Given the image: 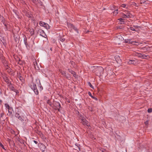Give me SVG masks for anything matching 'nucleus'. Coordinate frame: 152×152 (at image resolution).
Segmentation results:
<instances>
[{
  "label": "nucleus",
  "instance_id": "nucleus-1",
  "mask_svg": "<svg viewBox=\"0 0 152 152\" xmlns=\"http://www.w3.org/2000/svg\"><path fill=\"white\" fill-rule=\"evenodd\" d=\"M79 118L81 120V122L83 125L87 126H88L89 125L88 122L82 116L80 115Z\"/></svg>",
  "mask_w": 152,
  "mask_h": 152
},
{
  "label": "nucleus",
  "instance_id": "nucleus-2",
  "mask_svg": "<svg viewBox=\"0 0 152 152\" xmlns=\"http://www.w3.org/2000/svg\"><path fill=\"white\" fill-rule=\"evenodd\" d=\"M30 86L31 88L34 91L35 93L37 95L38 94L39 92L37 88L36 85L34 83H32Z\"/></svg>",
  "mask_w": 152,
  "mask_h": 152
},
{
  "label": "nucleus",
  "instance_id": "nucleus-3",
  "mask_svg": "<svg viewBox=\"0 0 152 152\" xmlns=\"http://www.w3.org/2000/svg\"><path fill=\"white\" fill-rule=\"evenodd\" d=\"M96 73L98 75H101L103 71V69L102 67H98L96 69Z\"/></svg>",
  "mask_w": 152,
  "mask_h": 152
},
{
  "label": "nucleus",
  "instance_id": "nucleus-4",
  "mask_svg": "<svg viewBox=\"0 0 152 152\" xmlns=\"http://www.w3.org/2000/svg\"><path fill=\"white\" fill-rule=\"evenodd\" d=\"M125 42L126 43H129L132 44H133L136 45H137V44H134V43L133 44V43L135 42V43H137V44L138 43L137 42H132V41H131V39H126L125 40Z\"/></svg>",
  "mask_w": 152,
  "mask_h": 152
},
{
  "label": "nucleus",
  "instance_id": "nucleus-5",
  "mask_svg": "<svg viewBox=\"0 0 152 152\" xmlns=\"http://www.w3.org/2000/svg\"><path fill=\"white\" fill-rule=\"evenodd\" d=\"M39 32H40V35L42 36V37H46V35L45 34L44 31H43L42 30L40 29L39 31Z\"/></svg>",
  "mask_w": 152,
  "mask_h": 152
},
{
  "label": "nucleus",
  "instance_id": "nucleus-6",
  "mask_svg": "<svg viewBox=\"0 0 152 152\" xmlns=\"http://www.w3.org/2000/svg\"><path fill=\"white\" fill-rule=\"evenodd\" d=\"M59 72H60V73L61 74H62V75H64L66 78H67L68 79H69V78H70L69 77L67 76L66 75V72L64 71H62L61 70H59Z\"/></svg>",
  "mask_w": 152,
  "mask_h": 152
},
{
  "label": "nucleus",
  "instance_id": "nucleus-7",
  "mask_svg": "<svg viewBox=\"0 0 152 152\" xmlns=\"http://www.w3.org/2000/svg\"><path fill=\"white\" fill-rule=\"evenodd\" d=\"M15 117L18 118L19 120H20L21 121H22L23 120L22 119V118L20 116V115L18 113H16L15 114Z\"/></svg>",
  "mask_w": 152,
  "mask_h": 152
},
{
  "label": "nucleus",
  "instance_id": "nucleus-8",
  "mask_svg": "<svg viewBox=\"0 0 152 152\" xmlns=\"http://www.w3.org/2000/svg\"><path fill=\"white\" fill-rule=\"evenodd\" d=\"M128 64H134L136 63V62L135 60H130L128 62Z\"/></svg>",
  "mask_w": 152,
  "mask_h": 152
},
{
  "label": "nucleus",
  "instance_id": "nucleus-9",
  "mask_svg": "<svg viewBox=\"0 0 152 152\" xmlns=\"http://www.w3.org/2000/svg\"><path fill=\"white\" fill-rule=\"evenodd\" d=\"M40 148L42 151H44L46 147L43 144H41L40 146Z\"/></svg>",
  "mask_w": 152,
  "mask_h": 152
},
{
  "label": "nucleus",
  "instance_id": "nucleus-10",
  "mask_svg": "<svg viewBox=\"0 0 152 152\" xmlns=\"http://www.w3.org/2000/svg\"><path fill=\"white\" fill-rule=\"evenodd\" d=\"M135 55L136 56H137L139 57H140V58H142V54H141V53H135Z\"/></svg>",
  "mask_w": 152,
  "mask_h": 152
},
{
  "label": "nucleus",
  "instance_id": "nucleus-11",
  "mask_svg": "<svg viewBox=\"0 0 152 152\" xmlns=\"http://www.w3.org/2000/svg\"><path fill=\"white\" fill-rule=\"evenodd\" d=\"M44 27L47 29H49L50 28V26L46 23H45Z\"/></svg>",
  "mask_w": 152,
  "mask_h": 152
},
{
  "label": "nucleus",
  "instance_id": "nucleus-12",
  "mask_svg": "<svg viewBox=\"0 0 152 152\" xmlns=\"http://www.w3.org/2000/svg\"><path fill=\"white\" fill-rule=\"evenodd\" d=\"M8 111L9 113L11 114L12 113V109L11 107H10L8 109Z\"/></svg>",
  "mask_w": 152,
  "mask_h": 152
},
{
  "label": "nucleus",
  "instance_id": "nucleus-13",
  "mask_svg": "<svg viewBox=\"0 0 152 152\" xmlns=\"http://www.w3.org/2000/svg\"><path fill=\"white\" fill-rule=\"evenodd\" d=\"M39 24L41 26L44 27L45 24V23L43 22L40 21L39 23Z\"/></svg>",
  "mask_w": 152,
  "mask_h": 152
},
{
  "label": "nucleus",
  "instance_id": "nucleus-14",
  "mask_svg": "<svg viewBox=\"0 0 152 152\" xmlns=\"http://www.w3.org/2000/svg\"><path fill=\"white\" fill-rule=\"evenodd\" d=\"M30 32L31 35H33L34 34V31L33 29H30Z\"/></svg>",
  "mask_w": 152,
  "mask_h": 152
},
{
  "label": "nucleus",
  "instance_id": "nucleus-15",
  "mask_svg": "<svg viewBox=\"0 0 152 152\" xmlns=\"http://www.w3.org/2000/svg\"><path fill=\"white\" fill-rule=\"evenodd\" d=\"M126 15L127 18L131 17L132 15L130 13H127Z\"/></svg>",
  "mask_w": 152,
  "mask_h": 152
},
{
  "label": "nucleus",
  "instance_id": "nucleus-16",
  "mask_svg": "<svg viewBox=\"0 0 152 152\" xmlns=\"http://www.w3.org/2000/svg\"><path fill=\"white\" fill-rule=\"evenodd\" d=\"M71 26H72V28L74 29L76 31V32H77V33H78V31L77 28H76L74 26L72 25Z\"/></svg>",
  "mask_w": 152,
  "mask_h": 152
},
{
  "label": "nucleus",
  "instance_id": "nucleus-17",
  "mask_svg": "<svg viewBox=\"0 0 152 152\" xmlns=\"http://www.w3.org/2000/svg\"><path fill=\"white\" fill-rule=\"evenodd\" d=\"M56 105H57V109H58V110L60 108V104L58 102H56Z\"/></svg>",
  "mask_w": 152,
  "mask_h": 152
},
{
  "label": "nucleus",
  "instance_id": "nucleus-18",
  "mask_svg": "<svg viewBox=\"0 0 152 152\" xmlns=\"http://www.w3.org/2000/svg\"><path fill=\"white\" fill-rule=\"evenodd\" d=\"M59 39L60 41L62 42L64 41L65 40V38L63 37L60 38Z\"/></svg>",
  "mask_w": 152,
  "mask_h": 152
},
{
  "label": "nucleus",
  "instance_id": "nucleus-19",
  "mask_svg": "<svg viewBox=\"0 0 152 152\" xmlns=\"http://www.w3.org/2000/svg\"><path fill=\"white\" fill-rule=\"evenodd\" d=\"M73 75V76L75 77H76L77 75L76 73L74 71L71 73Z\"/></svg>",
  "mask_w": 152,
  "mask_h": 152
},
{
  "label": "nucleus",
  "instance_id": "nucleus-20",
  "mask_svg": "<svg viewBox=\"0 0 152 152\" xmlns=\"http://www.w3.org/2000/svg\"><path fill=\"white\" fill-rule=\"evenodd\" d=\"M5 107H6V108L8 109L9 108H10V107L9 106V105L7 104H5Z\"/></svg>",
  "mask_w": 152,
  "mask_h": 152
},
{
  "label": "nucleus",
  "instance_id": "nucleus-21",
  "mask_svg": "<svg viewBox=\"0 0 152 152\" xmlns=\"http://www.w3.org/2000/svg\"><path fill=\"white\" fill-rule=\"evenodd\" d=\"M129 29L132 30V31H137V30L135 29L134 28V27H130L129 28Z\"/></svg>",
  "mask_w": 152,
  "mask_h": 152
},
{
  "label": "nucleus",
  "instance_id": "nucleus-22",
  "mask_svg": "<svg viewBox=\"0 0 152 152\" xmlns=\"http://www.w3.org/2000/svg\"><path fill=\"white\" fill-rule=\"evenodd\" d=\"M147 0H140V3L141 4H143L144 3H145L146 2Z\"/></svg>",
  "mask_w": 152,
  "mask_h": 152
},
{
  "label": "nucleus",
  "instance_id": "nucleus-23",
  "mask_svg": "<svg viewBox=\"0 0 152 152\" xmlns=\"http://www.w3.org/2000/svg\"><path fill=\"white\" fill-rule=\"evenodd\" d=\"M113 14L115 15L117 14L118 13V10H115L113 12Z\"/></svg>",
  "mask_w": 152,
  "mask_h": 152
},
{
  "label": "nucleus",
  "instance_id": "nucleus-24",
  "mask_svg": "<svg viewBox=\"0 0 152 152\" xmlns=\"http://www.w3.org/2000/svg\"><path fill=\"white\" fill-rule=\"evenodd\" d=\"M18 77L19 79L21 82H22L23 80V78L21 77V76L19 75Z\"/></svg>",
  "mask_w": 152,
  "mask_h": 152
},
{
  "label": "nucleus",
  "instance_id": "nucleus-25",
  "mask_svg": "<svg viewBox=\"0 0 152 152\" xmlns=\"http://www.w3.org/2000/svg\"><path fill=\"white\" fill-rule=\"evenodd\" d=\"M88 84L89 85V86L91 88H92L93 89H94V87L92 86V85H91V83L89 82H88Z\"/></svg>",
  "mask_w": 152,
  "mask_h": 152
},
{
  "label": "nucleus",
  "instance_id": "nucleus-26",
  "mask_svg": "<svg viewBox=\"0 0 152 152\" xmlns=\"http://www.w3.org/2000/svg\"><path fill=\"white\" fill-rule=\"evenodd\" d=\"M152 112V108H149L148 110V113H151Z\"/></svg>",
  "mask_w": 152,
  "mask_h": 152
},
{
  "label": "nucleus",
  "instance_id": "nucleus-27",
  "mask_svg": "<svg viewBox=\"0 0 152 152\" xmlns=\"http://www.w3.org/2000/svg\"><path fill=\"white\" fill-rule=\"evenodd\" d=\"M147 56L144 54H142V58H145L146 57H147Z\"/></svg>",
  "mask_w": 152,
  "mask_h": 152
},
{
  "label": "nucleus",
  "instance_id": "nucleus-28",
  "mask_svg": "<svg viewBox=\"0 0 152 152\" xmlns=\"http://www.w3.org/2000/svg\"><path fill=\"white\" fill-rule=\"evenodd\" d=\"M0 146L3 149H5L4 148V147L3 145L1 144V143L0 142Z\"/></svg>",
  "mask_w": 152,
  "mask_h": 152
},
{
  "label": "nucleus",
  "instance_id": "nucleus-29",
  "mask_svg": "<svg viewBox=\"0 0 152 152\" xmlns=\"http://www.w3.org/2000/svg\"><path fill=\"white\" fill-rule=\"evenodd\" d=\"M118 20H119L121 22H124V21H123V18H119L118 19Z\"/></svg>",
  "mask_w": 152,
  "mask_h": 152
},
{
  "label": "nucleus",
  "instance_id": "nucleus-30",
  "mask_svg": "<svg viewBox=\"0 0 152 152\" xmlns=\"http://www.w3.org/2000/svg\"><path fill=\"white\" fill-rule=\"evenodd\" d=\"M134 28L136 29L137 28H138L139 27H140V26H134Z\"/></svg>",
  "mask_w": 152,
  "mask_h": 152
},
{
  "label": "nucleus",
  "instance_id": "nucleus-31",
  "mask_svg": "<svg viewBox=\"0 0 152 152\" xmlns=\"http://www.w3.org/2000/svg\"><path fill=\"white\" fill-rule=\"evenodd\" d=\"M122 17L124 18H127L126 15L123 14L122 15Z\"/></svg>",
  "mask_w": 152,
  "mask_h": 152
},
{
  "label": "nucleus",
  "instance_id": "nucleus-32",
  "mask_svg": "<svg viewBox=\"0 0 152 152\" xmlns=\"http://www.w3.org/2000/svg\"><path fill=\"white\" fill-rule=\"evenodd\" d=\"M126 6V4H122L121 5V7H123V8L125 7Z\"/></svg>",
  "mask_w": 152,
  "mask_h": 152
},
{
  "label": "nucleus",
  "instance_id": "nucleus-33",
  "mask_svg": "<svg viewBox=\"0 0 152 152\" xmlns=\"http://www.w3.org/2000/svg\"><path fill=\"white\" fill-rule=\"evenodd\" d=\"M148 122L149 121H148V120L146 121L145 122V124L146 125H147L148 124Z\"/></svg>",
  "mask_w": 152,
  "mask_h": 152
},
{
  "label": "nucleus",
  "instance_id": "nucleus-34",
  "mask_svg": "<svg viewBox=\"0 0 152 152\" xmlns=\"http://www.w3.org/2000/svg\"><path fill=\"white\" fill-rule=\"evenodd\" d=\"M68 71L69 72L71 73L73 72V71L69 69H68Z\"/></svg>",
  "mask_w": 152,
  "mask_h": 152
},
{
  "label": "nucleus",
  "instance_id": "nucleus-35",
  "mask_svg": "<svg viewBox=\"0 0 152 152\" xmlns=\"http://www.w3.org/2000/svg\"><path fill=\"white\" fill-rule=\"evenodd\" d=\"M88 95H89V96H91V97H92V96L90 92H88Z\"/></svg>",
  "mask_w": 152,
  "mask_h": 152
},
{
  "label": "nucleus",
  "instance_id": "nucleus-36",
  "mask_svg": "<svg viewBox=\"0 0 152 152\" xmlns=\"http://www.w3.org/2000/svg\"><path fill=\"white\" fill-rule=\"evenodd\" d=\"M32 1L34 3H36V2L38 1V0H32Z\"/></svg>",
  "mask_w": 152,
  "mask_h": 152
},
{
  "label": "nucleus",
  "instance_id": "nucleus-37",
  "mask_svg": "<svg viewBox=\"0 0 152 152\" xmlns=\"http://www.w3.org/2000/svg\"><path fill=\"white\" fill-rule=\"evenodd\" d=\"M92 98H93V99H95V100H97V98H96V97H93V96H92L91 97Z\"/></svg>",
  "mask_w": 152,
  "mask_h": 152
},
{
  "label": "nucleus",
  "instance_id": "nucleus-38",
  "mask_svg": "<svg viewBox=\"0 0 152 152\" xmlns=\"http://www.w3.org/2000/svg\"><path fill=\"white\" fill-rule=\"evenodd\" d=\"M47 102L48 104H49L50 105V101L49 100H48Z\"/></svg>",
  "mask_w": 152,
  "mask_h": 152
},
{
  "label": "nucleus",
  "instance_id": "nucleus-39",
  "mask_svg": "<svg viewBox=\"0 0 152 152\" xmlns=\"http://www.w3.org/2000/svg\"><path fill=\"white\" fill-rule=\"evenodd\" d=\"M33 142L36 144H37L38 143L35 140H34Z\"/></svg>",
  "mask_w": 152,
  "mask_h": 152
},
{
  "label": "nucleus",
  "instance_id": "nucleus-40",
  "mask_svg": "<svg viewBox=\"0 0 152 152\" xmlns=\"http://www.w3.org/2000/svg\"><path fill=\"white\" fill-rule=\"evenodd\" d=\"M135 4H136L135 3H134V5H135Z\"/></svg>",
  "mask_w": 152,
  "mask_h": 152
},
{
  "label": "nucleus",
  "instance_id": "nucleus-41",
  "mask_svg": "<svg viewBox=\"0 0 152 152\" xmlns=\"http://www.w3.org/2000/svg\"><path fill=\"white\" fill-rule=\"evenodd\" d=\"M78 149H79V150L80 151V148L78 147Z\"/></svg>",
  "mask_w": 152,
  "mask_h": 152
},
{
  "label": "nucleus",
  "instance_id": "nucleus-42",
  "mask_svg": "<svg viewBox=\"0 0 152 152\" xmlns=\"http://www.w3.org/2000/svg\"><path fill=\"white\" fill-rule=\"evenodd\" d=\"M120 37H122L121 36H120Z\"/></svg>",
  "mask_w": 152,
  "mask_h": 152
},
{
  "label": "nucleus",
  "instance_id": "nucleus-43",
  "mask_svg": "<svg viewBox=\"0 0 152 152\" xmlns=\"http://www.w3.org/2000/svg\"><path fill=\"white\" fill-rule=\"evenodd\" d=\"M102 151H103V152H104V151H103V150H102Z\"/></svg>",
  "mask_w": 152,
  "mask_h": 152
},
{
  "label": "nucleus",
  "instance_id": "nucleus-44",
  "mask_svg": "<svg viewBox=\"0 0 152 152\" xmlns=\"http://www.w3.org/2000/svg\"><path fill=\"white\" fill-rule=\"evenodd\" d=\"M72 24H70V25H71Z\"/></svg>",
  "mask_w": 152,
  "mask_h": 152
}]
</instances>
